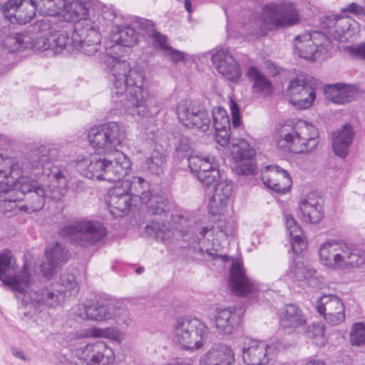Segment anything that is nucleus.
Instances as JSON below:
<instances>
[{"mask_svg": "<svg viewBox=\"0 0 365 365\" xmlns=\"http://www.w3.org/2000/svg\"><path fill=\"white\" fill-rule=\"evenodd\" d=\"M106 61L112 65L110 71L112 100L120 103L126 100L142 118L156 115L160 108L158 106L153 109L149 108L153 99L145 88V77L143 72L131 68L127 61L113 56H108Z\"/></svg>", "mask_w": 365, "mask_h": 365, "instance_id": "f257e3e1", "label": "nucleus"}, {"mask_svg": "<svg viewBox=\"0 0 365 365\" xmlns=\"http://www.w3.org/2000/svg\"><path fill=\"white\" fill-rule=\"evenodd\" d=\"M50 148L49 165L48 172L49 173H43L36 176H47L50 180V184L46 187L39 185L37 182L31 180L24 173L18 178L14 186V192L19 191L24 195V200L25 205L21 207L28 212H34L41 210L46 202L48 200L58 201L66 195L68 190V180L63 170L58 168L51 170V162L57 157L58 150L51 145H45ZM32 175L31 174H30Z\"/></svg>", "mask_w": 365, "mask_h": 365, "instance_id": "f03ea898", "label": "nucleus"}, {"mask_svg": "<svg viewBox=\"0 0 365 365\" xmlns=\"http://www.w3.org/2000/svg\"><path fill=\"white\" fill-rule=\"evenodd\" d=\"M50 148L46 146H34L21 160L16 158L4 156L0 153V198L2 195L8 197L0 199L1 201L11 204V208L16 206L19 197L11 195L18 178L24 173L38 176L48 172L49 165Z\"/></svg>", "mask_w": 365, "mask_h": 365, "instance_id": "7ed1b4c3", "label": "nucleus"}, {"mask_svg": "<svg viewBox=\"0 0 365 365\" xmlns=\"http://www.w3.org/2000/svg\"><path fill=\"white\" fill-rule=\"evenodd\" d=\"M101 36L97 26L92 21L70 25L52 40L51 46L55 53L63 51L69 53L81 51L88 56L95 54L101 47Z\"/></svg>", "mask_w": 365, "mask_h": 365, "instance_id": "20e7f679", "label": "nucleus"}, {"mask_svg": "<svg viewBox=\"0 0 365 365\" xmlns=\"http://www.w3.org/2000/svg\"><path fill=\"white\" fill-rule=\"evenodd\" d=\"M76 166L81 174L87 178L119 182L125 179L131 168V162L123 153L115 151L104 157L95 153L88 158H78Z\"/></svg>", "mask_w": 365, "mask_h": 365, "instance_id": "39448f33", "label": "nucleus"}, {"mask_svg": "<svg viewBox=\"0 0 365 365\" xmlns=\"http://www.w3.org/2000/svg\"><path fill=\"white\" fill-rule=\"evenodd\" d=\"M77 292L74 275L65 273L61 274L57 281L42 289L26 292L21 298V304L34 314H39L48 308L61 305L66 297Z\"/></svg>", "mask_w": 365, "mask_h": 365, "instance_id": "423d86ee", "label": "nucleus"}, {"mask_svg": "<svg viewBox=\"0 0 365 365\" xmlns=\"http://www.w3.org/2000/svg\"><path fill=\"white\" fill-rule=\"evenodd\" d=\"M319 262L331 270H346L365 264V250L343 241L329 240L319 248Z\"/></svg>", "mask_w": 365, "mask_h": 365, "instance_id": "0eeeda50", "label": "nucleus"}, {"mask_svg": "<svg viewBox=\"0 0 365 365\" xmlns=\"http://www.w3.org/2000/svg\"><path fill=\"white\" fill-rule=\"evenodd\" d=\"M75 319L91 320L97 322L113 319L120 326L128 327L131 319L129 312L122 305L103 299H88L72 309Z\"/></svg>", "mask_w": 365, "mask_h": 365, "instance_id": "6e6552de", "label": "nucleus"}, {"mask_svg": "<svg viewBox=\"0 0 365 365\" xmlns=\"http://www.w3.org/2000/svg\"><path fill=\"white\" fill-rule=\"evenodd\" d=\"M280 135L283 138L279 140V147L294 153L312 152L319 142L318 132L315 126L302 120H298L292 125H284Z\"/></svg>", "mask_w": 365, "mask_h": 365, "instance_id": "1a4fd4ad", "label": "nucleus"}, {"mask_svg": "<svg viewBox=\"0 0 365 365\" xmlns=\"http://www.w3.org/2000/svg\"><path fill=\"white\" fill-rule=\"evenodd\" d=\"M208 333L207 325L197 318H179L173 331L174 341L186 350L200 349Z\"/></svg>", "mask_w": 365, "mask_h": 365, "instance_id": "9d476101", "label": "nucleus"}, {"mask_svg": "<svg viewBox=\"0 0 365 365\" xmlns=\"http://www.w3.org/2000/svg\"><path fill=\"white\" fill-rule=\"evenodd\" d=\"M88 138L93 149L107 155L119 151L117 147L125 138V131L122 125L111 121L91 128Z\"/></svg>", "mask_w": 365, "mask_h": 365, "instance_id": "9b49d317", "label": "nucleus"}, {"mask_svg": "<svg viewBox=\"0 0 365 365\" xmlns=\"http://www.w3.org/2000/svg\"><path fill=\"white\" fill-rule=\"evenodd\" d=\"M61 235L74 245L87 248L101 241L106 235V230L98 222L82 220L65 226Z\"/></svg>", "mask_w": 365, "mask_h": 365, "instance_id": "f8f14e48", "label": "nucleus"}, {"mask_svg": "<svg viewBox=\"0 0 365 365\" xmlns=\"http://www.w3.org/2000/svg\"><path fill=\"white\" fill-rule=\"evenodd\" d=\"M294 53L300 58L317 61L331 48V40L321 31H305L294 39Z\"/></svg>", "mask_w": 365, "mask_h": 365, "instance_id": "ddd939ff", "label": "nucleus"}, {"mask_svg": "<svg viewBox=\"0 0 365 365\" xmlns=\"http://www.w3.org/2000/svg\"><path fill=\"white\" fill-rule=\"evenodd\" d=\"M180 123L185 127L207 130L211 125V115L200 102L192 100L180 101L176 108Z\"/></svg>", "mask_w": 365, "mask_h": 365, "instance_id": "4468645a", "label": "nucleus"}, {"mask_svg": "<svg viewBox=\"0 0 365 365\" xmlns=\"http://www.w3.org/2000/svg\"><path fill=\"white\" fill-rule=\"evenodd\" d=\"M284 96L296 109L305 110L313 106L317 94L310 79L307 76L299 75L289 81Z\"/></svg>", "mask_w": 365, "mask_h": 365, "instance_id": "2eb2a0df", "label": "nucleus"}, {"mask_svg": "<svg viewBox=\"0 0 365 365\" xmlns=\"http://www.w3.org/2000/svg\"><path fill=\"white\" fill-rule=\"evenodd\" d=\"M15 269V260L9 252L0 255V279L3 284L8 286L12 291L24 296L26 289L31 284V274L26 265L24 266L19 274L14 276L5 275L9 270Z\"/></svg>", "mask_w": 365, "mask_h": 365, "instance_id": "dca6fc26", "label": "nucleus"}, {"mask_svg": "<svg viewBox=\"0 0 365 365\" xmlns=\"http://www.w3.org/2000/svg\"><path fill=\"white\" fill-rule=\"evenodd\" d=\"M81 365H110L115 360L113 349L103 341L88 344L75 351Z\"/></svg>", "mask_w": 365, "mask_h": 365, "instance_id": "f3484780", "label": "nucleus"}, {"mask_svg": "<svg viewBox=\"0 0 365 365\" xmlns=\"http://www.w3.org/2000/svg\"><path fill=\"white\" fill-rule=\"evenodd\" d=\"M37 4L34 0H7L1 6V11L11 24L25 25L36 16Z\"/></svg>", "mask_w": 365, "mask_h": 365, "instance_id": "a211bd4d", "label": "nucleus"}, {"mask_svg": "<svg viewBox=\"0 0 365 365\" xmlns=\"http://www.w3.org/2000/svg\"><path fill=\"white\" fill-rule=\"evenodd\" d=\"M317 312L331 325L336 326L345 321V307L341 299L335 294H324L317 299Z\"/></svg>", "mask_w": 365, "mask_h": 365, "instance_id": "6ab92c4d", "label": "nucleus"}, {"mask_svg": "<svg viewBox=\"0 0 365 365\" xmlns=\"http://www.w3.org/2000/svg\"><path fill=\"white\" fill-rule=\"evenodd\" d=\"M323 26L327 29L330 39L345 41L358 34L359 24L349 16H331L325 19Z\"/></svg>", "mask_w": 365, "mask_h": 365, "instance_id": "aec40b11", "label": "nucleus"}, {"mask_svg": "<svg viewBox=\"0 0 365 365\" xmlns=\"http://www.w3.org/2000/svg\"><path fill=\"white\" fill-rule=\"evenodd\" d=\"M212 61L215 69L227 80L237 82L240 79V64L227 48H216L212 51Z\"/></svg>", "mask_w": 365, "mask_h": 365, "instance_id": "412c9836", "label": "nucleus"}, {"mask_svg": "<svg viewBox=\"0 0 365 365\" xmlns=\"http://www.w3.org/2000/svg\"><path fill=\"white\" fill-rule=\"evenodd\" d=\"M106 200L110 214L116 217L126 215L132 206L137 205L121 183L120 186H115L108 191Z\"/></svg>", "mask_w": 365, "mask_h": 365, "instance_id": "4be33fe9", "label": "nucleus"}, {"mask_svg": "<svg viewBox=\"0 0 365 365\" xmlns=\"http://www.w3.org/2000/svg\"><path fill=\"white\" fill-rule=\"evenodd\" d=\"M255 150L245 140H241L238 144L233 145L232 155L237 163L235 170L238 175L254 174L255 170Z\"/></svg>", "mask_w": 365, "mask_h": 365, "instance_id": "5701e85b", "label": "nucleus"}, {"mask_svg": "<svg viewBox=\"0 0 365 365\" xmlns=\"http://www.w3.org/2000/svg\"><path fill=\"white\" fill-rule=\"evenodd\" d=\"M229 285L237 296L253 294L258 290L257 285L247 277L244 267L237 262H232L230 267Z\"/></svg>", "mask_w": 365, "mask_h": 365, "instance_id": "b1692460", "label": "nucleus"}, {"mask_svg": "<svg viewBox=\"0 0 365 365\" xmlns=\"http://www.w3.org/2000/svg\"><path fill=\"white\" fill-rule=\"evenodd\" d=\"M214 317L215 328L221 334H231L240 322L242 312L241 308L230 307L216 309Z\"/></svg>", "mask_w": 365, "mask_h": 365, "instance_id": "393cba45", "label": "nucleus"}, {"mask_svg": "<svg viewBox=\"0 0 365 365\" xmlns=\"http://www.w3.org/2000/svg\"><path fill=\"white\" fill-rule=\"evenodd\" d=\"M268 346L263 341L245 339L242 346V357L247 365H264L269 361Z\"/></svg>", "mask_w": 365, "mask_h": 365, "instance_id": "a878e982", "label": "nucleus"}, {"mask_svg": "<svg viewBox=\"0 0 365 365\" xmlns=\"http://www.w3.org/2000/svg\"><path fill=\"white\" fill-rule=\"evenodd\" d=\"M61 8L63 19L69 24L67 26H75L78 22L91 21L87 19L90 3L86 0H61L60 1Z\"/></svg>", "mask_w": 365, "mask_h": 365, "instance_id": "bb28decb", "label": "nucleus"}, {"mask_svg": "<svg viewBox=\"0 0 365 365\" xmlns=\"http://www.w3.org/2000/svg\"><path fill=\"white\" fill-rule=\"evenodd\" d=\"M120 183L136 202H148L153 192L150 182L140 176H128Z\"/></svg>", "mask_w": 365, "mask_h": 365, "instance_id": "cd10ccee", "label": "nucleus"}, {"mask_svg": "<svg viewBox=\"0 0 365 365\" xmlns=\"http://www.w3.org/2000/svg\"><path fill=\"white\" fill-rule=\"evenodd\" d=\"M235 354L232 349L225 344H218L202 355L200 365H232Z\"/></svg>", "mask_w": 365, "mask_h": 365, "instance_id": "c85d7f7f", "label": "nucleus"}, {"mask_svg": "<svg viewBox=\"0 0 365 365\" xmlns=\"http://www.w3.org/2000/svg\"><path fill=\"white\" fill-rule=\"evenodd\" d=\"M357 89L354 86L336 83L324 87L326 98L336 104H345L356 97Z\"/></svg>", "mask_w": 365, "mask_h": 365, "instance_id": "c756f323", "label": "nucleus"}, {"mask_svg": "<svg viewBox=\"0 0 365 365\" xmlns=\"http://www.w3.org/2000/svg\"><path fill=\"white\" fill-rule=\"evenodd\" d=\"M279 323L284 328H297L306 323L302 309L296 304L285 305L279 312Z\"/></svg>", "mask_w": 365, "mask_h": 365, "instance_id": "7c9ffc66", "label": "nucleus"}, {"mask_svg": "<svg viewBox=\"0 0 365 365\" xmlns=\"http://www.w3.org/2000/svg\"><path fill=\"white\" fill-rule=\"evenodd\" d=\"M354 138V132L349 124L344 125L340 129L332 133V147L334 153L341 158L347 153Z\"/></svg>", "mask_w": 365, "mask_h": 365, "instance_id": "2f4dec72", "label": "nucleus"}, {"mask_svg": "<svg viewBox=\"0 0 365 365\" xmlns=\"http://www.w3.org/2000/svg\"><path fill=\"white\" fill-rule=\"evenodd\" d=\"M284 221L287 232L291 238L292 250L296 254L301 253L307 248V241L301 227L298 225L292 215L285 213Z\"/></svg>", "mask_w": 365, "mask_h": 365, "instance_id": "473e14b6", "label": "nucleus"}, {"mask_svg": "<svg viewBox=\"0 0 365 365\" xmlns=\"http://www.w3.org/2000/svg\"><path fill=\"white\" fill-rule=\"evenodd\" d=\"M298 10L293 4L283 2L275 6V29L288 27L299 22Z\"/></svg>", "mask_w": 365, "mask_h": 365, "instance_id": "72a5a7b5", "label": "nucleus"}, {"mask_svg": "<svg viewBox=\"0 0 365 365\" xmlns=\"http://www.w3.org/2000/svg\"><path fill=\"white\" fill-rule=\"evenodd\" d=\"M301 215L299 218L303 222L316 224L323 217V207L318 200L304 199L299 205Z\"/></svg>", "mask_w": 365, "mask_h": 365, "instance_id": "f704fd0d", "label": "nucleus"}, {"mask_svg": "<svg viewBox=\"0 0 365 365\" xmlns=\"http://www.w3.org/2000/svg\"><path fill=\"white\" fill-rule=\"evenodd\" d=\"M214 193L211 200L212 207H216V211H212L214 215L220 213L225 207L227 200L232 193V183L230 180L217 182L214 185Z\"/></svg>", "mask_w": 365, "mask_h": 365, "instance_id": "c9c22d12", "label": "nucleus"}, {"mask_svg": "<svg viewBox=\"0 0 365 365\" xmlns=\"http://www.w3.org/2000/svg\"><path fill=\"white\" fill-rule=\"evenodd\" d=\"M172 222L175 226V229L181 236H192L185 240L190 241L192 237L195 240V236L199 229L193 227L195 220L192 215L187 212L176 213L172 215Z\"/></svg>", "mask_w": 365, "mask_h": 365, "instance_id": "e433bc0d", "label": "nucleus"}, {"mask_svg": "<svg viewBox=\"0 0 365 365\" xmlns=\"http://www.w3.org/2000/svg\"><path fill=\"white\" fill-rule=\"evenodd\" d=\"M188 167L196 177L201 173H207L211 169H218L215 158L210 155H195L187 159Z\"/></svg>", "mask_w": 365, "mask_h": 365, "instance_id": "4c0bfd02", "label": "nucleus"}, {"mask_svg": "<svg viewBox=\"0 0 365 365\" xmlns=\"http://www.w3.org/2000/svg\"><path fill=\"white\" fill-rule=\"evenodd\" d=\"M165 155L158 149H153L150 154L145 157L143 169L154 175H160L163 173L166 163Z\"/></svg>", "mask_w": 365, "mask_h": 365, "instance_id": "58836bf2", "label": "nucleus"}, {"mask_svg": "<svg viewBox=\"0 0 365 365\" xmlns=\"http://www.w3.org/2000/svg\"><path fill=\"white\" fill-rule=\"evenodd\" d=\"M247 75L250 81L253 82V89L255 93L267 96L272 92L271 81L256 67H250Z\"/></svg>", "mask_w": 365, "mask_h": 365, "instance_id": "ea45409f", "label": "nucleus"}, {"mask_svg": "<svg viewBox=\"0 0 365 365\" xmlns=\"http://www.w3.org/2000/svg\"><path fill=\"white\" fill-rule=\"evenodd\" d=\"M316 270L312 268H309L299 258H296L289 264V269L287 270V275L296 281H303L305 279H311L315 277Z\"/></svg>", "mask_w": 365, "mask_h": 365, "instance_id": "a19ab883", "label": "nucleus"}, {"mask_svg": "<svg viewBox=\"0 0 365 365\" xmlns=\"http://www.w3.org/2000/svg\"><path fill=\"white\" fill-rule=\"evenodd\" d=\"M4 46L11 52H21L27 48H32L34 46L28 35L21 34H11L3 41Z\"/></svg>", "mask_w": 365, "mask_h": 365, "instance_id": "79ce46f5", "label": "nucleus"}, {"mask_svg": "<svg viewBox=\"0 0 365 365\" xmlns=\"http://www.w3.org/2000/svg\"><path fill=\"white\" fill-rule=\"evenodd\" d=\"M83 337H95L105 338L111 339L118 342H120L124 339L123 334L115 327L98 328L92 327L87 329L84 334L81 335Z\"/></svg>", "mask_w": 365, "mask_h": 365, "instance_id": "37998d69", "label": "nucleus"}, {"mask_svg": "<svg viewBox=\"0 0 365 365\" xmlns=\"http://www.w3.org/2000/svg\"><path fill=\"white\" fill-rule=\"evenodd\" d=\"M138 34L130 26L119 29L118 32L112 36V41L118 45L131 47L138 42Z\"/></svg>", "mask_w": 365, "mask_h": 365, "instance_id": "c03bdc74", "label": "nucleus"}, {"mask_svg": "<svg viewBox=\"0 0 365 365\" xmlns=\"http://www.w3.org/2000/svg\"><path fill=\"white\" fill-rule=\"evenodd\" d=\"M149 198L148 202H143L142 204L146 205L148 212L150 215H161L169 211L170 202L165 197L157 194H153V192Z\"/></svg>", "mask_w": 365, "mask_h": 365, "instance_id": "a18cd8bd", "label": "nucleus"}, {"mask_svg": "<svg viewBox=\"0 0 365 365\" xmlns=\"http://www.w3.org/2000/svg\"><path fill=\"white\" fill-rule=\"evenodd\" d=\"M145 232L150 237L158 240H165L170 238L173 231L168 223L160 221H153L145 226Z\"/></svg>", "mask_w": 365, "mask_h": 365, "instance_id": "49530a36", "label": "nucleus"}, {"mask_svg": "<svg viewBox=\"0 0 365 365\" xmlns=\"http://www.w3.org/2000/svg\"><path fill=\"white\" fill-rule=\"evenodd\" d=\"M292 180L289 173L275 165V193L286 194L290 191Z\"/></svg>", "mask_w": 365, "mask_h": 365, "instance_id": "de8ad7c7", "label": "nucleus"}, {"mask_svg": "<svg viewBox=\"0 0 365 365\" xmlns=\"http://www.w3.org/2000/svg\"><path fill=\"white\" fill-rule=\"evenodd\" d=\"M211 115V121L215 130H225L230 129V121L227 111L222 107L214 108Z\"/></svg>", "mask_w": 365, "mask_h": 365, "instance_id": "09e8293b", "label": "nucleus"}, {"mask_svg": "<svg viewBox=\"0 0 365 365\" xmlns=\"http://www.w3.org/2000/svg\"><path fill=\"white\" fill-rule=\"evenodd\" d=\"M68 251L59 242L51 245L45 252L46 259L60 266L67 259Z\"/></svg>", "mask_w": 365, "mask_h": 365, "instance_id": "8fccbe9b", "label": "nucleus"}, {"mask_svg": "<svg viewBox=\"0 0 365 365\" xmlns=\"http://www.w3.org/2000/svg\"><path fill=\"white\" fill-rule=\"evenodd\" d=\"M325 326L320 323H313L307 331V336L318 346H324L327 343Z\"/></svg>", "mask_w": 365, "mask_h": 365, "instance_id": "3c124183", "label": "nucleus"}, {"mask_svg": "<svg viewBox=\"0 0 365 365\" xmlns=\"http://www.w3.org/2000/svg\"><path fill=\"white\" fill-rule=\"evenodd\" d=\"M349 342L352 346H361L365 344V323L356 322L351 325L349 334Z\"/></svg>", "mask_w": 365, "mask_h": 365, "instance_id": "603ef678", "label": "nucleus"}, {"mask_svg": "<svg viewBox=\"0 0 365 365\" xmlns=\"http://www.w3.org/2000/svg\"><path fill=\"white\" fill-rule=\"evenodd\" d=\"M191 143L187 137L181 136L175 144L174 157L178 160L187 158L191 156Z\"/></svg>", "mask_w": 365, "mask_h": 365, "instance_id": "864d4df0", "label": "nucleus"}, {"mask_svg": "<svg viewBox=\"0 0 365 365\" xmlns=\"http://www.w3.org/2000/svg\"><path fill=\"white\" fill-rule=\"evenodd\" d=\"M220 177V174L219 169H211V170L207 171V173H201L197 178L203 186L209 187L218 182Z\"/></svg>", "mask_w": 365, "mask_h": 365, "instance_id": "5fc2aeb1", "label": "nucleus"}, {"mask_svg": "<svg viewBox=\"0 0 365 365\" xmlns=\"http://www.w3.org/2000/svg\"><path fill=\"white\" fill-rule=\"evenodd\" d=\"M273 165H269L265 166L261 172V179L264 186L271 191L274 190V183L272 182V170Z\"/></svg>", "mask_w": 365, "mask_h": 365, "instance_id": "6e6d98bb", "label": "nucleus"}, {"mask_svg": "<svg viewBox=\"0 0 365 365\" xmlns=\"http://www.w3.org/2000/svg\"><path fill=\"white\" fill-rule=\"evenodd\" d=\"M217 228L225 237H234L235 232V225L231 220H220L217 225Z\"/></svg>", "mask_w": 365, "mask_h": 365, "instance_id": "4d7b16f0", "label": "nucleus"}, {"mask_svg": "<svg viewBox=\"0 0 365 365\" xmlns=\"http://www.w3.org/2000/svg\"><path fill=\"white\" fill-rule=\"evenodd\" d=\"M153 40V45L155 48H160L163 53L170 47L168 43V38L165 35L161 34L158 31L153 33L151 36Z\"/></svg>", "mask_w": 365, "mask_h": 365, "instance_id": "13d9d810", "label": "nucleus"}, {"mask_svg": "<svg viewBox=\"0 0 365 365\" xmlns=\"http://www.w3.org/2000/svg\"><path fill=\"white\" fill-rule=\"evenodd\" d=\"M343 13H352L365 21V9L356 3H351L341 9Z\"/></svg>", "mask_w": 365, "mask_h": 365, "instance_id": "bf43d9fd", "label": "nucleus"}, {"mask_svg": "<svg viewBox=\"0 0 365 365\" xmlns=\"http://www.w3.org/2000/svg\"><path fill=\"white\" fill-rule=\"evenodd\" d=\"M59 266L46 258L41 266V271L45 277H50Z\"/></svg>", "mask_w": 365, "mask_h": 365, "instance_id": "052dcab7", "label": "nucleus"}, {"mask_svg": "<svg viewBox=\"0 0 365 365\" xmlns=\"http://www.w3.org/2000/svg\"><path fill=\"white\" fill-rule=\"evenodd\" d=\"M262 18L266 23L271 24L274 23V3L270 2L263 6Z\"/></svg>", "mask_w": 365, "mask_h": 365, "instance_id": "680f3d73", "label": "nucleus"}, {"mask_svg": "<svg viewBox=\"0 0 365 365\" xmlns=\"http://www.w3.org/2000/svg\"><path fill=\"white\" fill-rule=\"evenodd\" d=\"M164 55L170 58V60L174 63L182 61L185 58L184 53L170 47L165 53Z\"/></svg>", "mask_w": 365, "mask_h": 365, "instance_id": "e2e57ef3", "label": "nucleus"}, {"mask_svg": "<svg viewBox=\"0 0 365 365\" xmlns=\"http://www.w3.org/2000/svg\"><path fill=\"white\" fill-rule=\"evenodd\" d=\"M230 110L232 114V124L235 128L240 124V113L238 105L234 101L230 102Z\"/></svg>", "mask_w": 365, "mask_h": 365, "instance_id": "0e129e2a", "label": "nucleus"}, {"mask_svg": "<svg viewBox=\"0 0 365 365\" xmlns=\"http://www.w3.org/2000/svg\"><path fill=\"white\" fill-rule=\"evenodd\" d=\"M346 51L354 56L365 59V43L348 46Z\"/></svg>", "mask_w": 365, "mask_h": 365, "instance_id": "69168bd1", "label": "nucleus"}, {"mask_svg": "<svg viewBox=\"0 0 365 365\" xmlns=\"http://www.w3.org/2000/svg\"><path fill=\"white\" fill-rule=\"evenodd\" d=\"M230 129H225V130H216V141L221 146H225L228 144L230 135L228 133Z\"/></svg>", "mask_w": 365, "mask_h": 365, "instance_id": "338daca9", "label": "nucleus"}, {"mask_svg": "<svg viewBox=\"0 0 365 365\" xmlns=\"http://www.w3.org/2000/svg\"><path fill=\"white\" fill-rule=\"evenodd\" d=\"M140 26L142 29H144L149 36H152L153 33H156L158 31L155 30V26L151 21L143 20L140 22Z\"/></svg>", "mask_w": 365, "mask_h": 365, "instance_id": "774afa93", "label": "nucleus"}]
</instances>
